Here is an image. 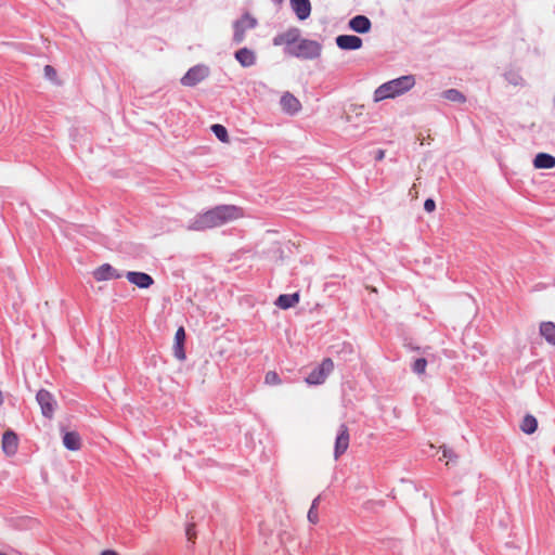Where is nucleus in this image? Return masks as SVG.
<instances>
[{"instance_id": "obj_1", "label": "nucleus", "mask_w": 555, "mask_h": 555, "mask_svg": "<svg viewBox=\"0 0 555 555\" xmlns=\"http://www.w3.org/2000/svg\"><path fill=\"white\" fill-rule=\"evenodd\" d=\"M242 217V208L235 205H220L197 215L190 223L189 229L193 231H205L221 227Z\"/></svg>"}, {"instance_id": "obj_2", "label": "nucleus", "mask_w": 555, "mask_h": 555, "mask_svg": "<svg viewBox=\"0 0 555 555\" xmlns=\"http://www.w3.org/2000/svg\"><path fill=\"white\" fill-rule=\"evenodd\" d=\"M414 83L415 79L411 75L402 76L397 79L385 82L375 90L374 101L379 102L385 99H390L400 95L409 91L414 86Z\"/></svg>"}, {"instance_id": "obj_3", "label": "nucleus", "mask_w": 555, "mask_h": 555, "mask_svg": "<svg viewBox=\"0 0 555 555\" xmlns=\"http://www.w3.org/2000/svg\"><path fill=\"white\" fill-rule=\"evenodd\" d=\"M321 44L314 40L298 39L294 49H289V55L304 60H312L320 55Z\"/></svg>"}, {"instance_id": "obj_4", "label": "nucleus", "mask_w": 555, "mask_h": 555, "mask_svg": "<svg viewBox=\"0 0 555 555\" xmlns=\"http://www.w3.org/2000/svg\"><path fill=\"white\" fill-rule=\"evenodd\" d=\"M334 370V362L331 358H325L321 364L315 367L307 377L306 383L309 385H321Z\"/></svg>"}, {"instance_id": "obj_5", "label": "nucleus", "mask_w": 555, "mask_h": 555, "mask_svg": "<svg viewBox=\"0 0 555 555\" xmlns=\"http://www.w3.org/2000/svg\"><path fill=\"white\" fill-rule=\"evenodd\" d=\"M300 38V30L298 28H289L284 33L278 34L273 38L274 46H284L285 54L289 55V49H294L298 39Z\"/></svg>"}, {"instance_id": "obj_6", "label": "nucleus", "mask_w": 555, "mask_h": 555, "mask_svg": "<svg viewBox=\"0 0 555 555\" xmlns=\"http://www.w3.org/2000/svg\"><path fill=\"white\" fill-rule=\"evenodd\" d=\"M257 21L248 13H245L238 21L234 23L233 40L235 43H241L245 38V31L256 26Z\"/></svg>"}, {"instance_id": "obj_7", "label": "nucleus", "mask_w": 555, "mask_h": 555, "mask_svg": "<svg viewBox=\"0 0 555 555\" xmlns=\"http://www.w3.org/2000/svg\"><path fill=\"white\" fill-rule=\"evenodd\" d=\"M36 399L41 408L43 416L52 418L56 404L53 396L48 390L40 389L37 392Z\"/></svg>"}, {"instance_id": "obj_8", "label": "nucleus", "mask_w": 555, "mask_h": 555, "mask_svg": "<svg viewBox=\"0 0 555 555\" xmlns=\"http://www.w3.org/2000/svg\"><path fill=\"white\" fill-rule=\"evenodd\" d=\"M350 442V434L346 424H341L335 440L334 457L338 460L347 450Z\"/></svg>"}, {"instance_id": "obj_9", "label": "nucleus", "mask_w": 555, "mask_h": 555, "mask_svg": "<svg viewBox=\"0 0 555 555\" xmlns=\"http://www.w3.org/2000/svg\"><path fill=\"white\" fill-rule=\"evenodd\" d=\"M208 76V68L205 66H194L190 68L181 78V83L186 87H193Z\"/></svg>"}, {"instance_id": "obj_10", "label": "nucleus", "mask_w": 555, "mask_h": 555, "mask_svg": "<svg viewBox=\"0 0 555 555\" xmlns=\"http://www.w3.org/2000/svg\"><path fill=\"white\" fill-rule=\"evenodd\" d=\"M1 448L7 456L15 455L18 449L17 435L12 430L4 431L2 436Z\"/></svg>"}, {"instance_id": "obj_11", "label": "nucleus", "mask_w": 555, "mask_h": 555, "mask_svg": "<svg viewBox=\"0 0 555 555\" xmlns=\"http://www.w3.org/2000/svg\"><path fill=\"white\" fill-rule=\"evenodd\" d=\"M280 104L283 112L288 115H295L301 109L300 101L288 91L283 93Z\"/></svg>"}, {"instance_id": "obj_12", "label": "nucleus", "mask_w": 555, "mask_h": 555, "mask_svg": "<svg viewBox=\"0 0 555 555\" xmlns=\"http://www.w3.org/2000/svg\"><path fill=\"white\" fill-rule=\"evenodd\" d=\"M92 275L95 281L102 282V281H108V280H117L121 278V274L109 263H104L96 268Z\"/></svg>"}, {"instance_id": "obj_13", "label": "nucleus", "mask_w": 555, "mask_h": 555, "mask_svg": "<svg viewBox=\"0 0 555 555\" xmlns=\"http://www.w3.org/2000/svg\"><path fill=\"white\" fill-rule=\"evenodd\" d=\"M362 43V39L354 35H340L336 38V44L341 50H358Z\"/></svg>"}, {"instance_id": "obj_14", "label": "nucleus", "mask_w": 555, "mask_h": 555, "mask_svg": "<svg viewBox=\"0 0 555 555\" xmlns=\"http://www.w3.org/2000/svg\"><path fill=\"white\" fill-rule=\"evenodd\" d=\"M127 280L140 288H149L154 284L151 275L144 272L129 271L126 274Z\"/></svg>"}, {"instance_id": "obj_15", "label": "nucleus", "mask_w": 555, "mask_h": 555, "mask_svg": "<svg viewBox=\"0 0 555 555\" xmlns=\"http://www.w3.org/2000/svg\"><path fill=\"white\" fill-rule=\"evenodd\" d=\"M348 26L356 33L366 34L371 30L372 23L365 15H357L349 21Z\"/></svg>"}, {"instance_id": "obj_16", "label": "nucleus", "mask_w": 555, "mask_h": 555, "mask_svg": "<svg viewBox=\"0 0 555 555\" xmlns=\"http://www.w3.org/2000/svg\"><path fill=\"white\" fill-rule=\"evenodd\" d=\"M291 7L296 16L300 20H307L311 13L310 0H291Z\"/></svg>"}, {"instance_id": "obj_17", "label": "nucleus", "mask_w": 555, "mask_h": 555, "mask_svg": "<svg viewBox=\"0 0 555 555\" xmlns=\"http://www.w3.org/2000/svg\"><path fill=\"white\" fill-rule=\"evenodd\" d=\"M235 59L244 67H249V66L254 65L256 62L255 53L247 48H242V49L237 50L235 52Z\"/></svg>"}, {"instance_id": "obj_18", "label": "nucleus", "mask_w": 555, "mask_h": 555, "mask_svg": "<svg viewBox=\"0 0 555 555\" xmlns=\"http://www.w3.org/2000/svg\"><path fill=\"white\" fill-rule=\"evenodd\" d=\"M63 444L70 451H77L81 448V438L76 431H66L63 436Z\"/></svg>"}, {"instance_id": "obj_19", "label": "nucleus", "mask_w": 555, "mask_h": 555, "mask_svg": "<svg viewBox=\"0 0 555 555\" xmlns=\"http://www.w3.org/2000/svg\"><path fill=\"white\" fill-rule=\"evenodd\" d=\"M533 165L538 169H551L555 167V157L546 154V153H539L534 159Z\"/></svg>"}, {"instance_id": "obj_20", "label": "nucleus", "mask_w": 555, "mask_h": 555, "mask_svg": "<svg viewBox=\"0 0 555 555\" xmlns=\"http://www.w3.org/2000/svg\"><path fill=\"white\" fill-rule=\"evenodd\" d=\"M299 302V294H283L278 297L275 305L281 309H288Z\"/></svg>"}, {"instance_id": "obj_21", "label": "nucleus", "mask_w": 555, "mask_h": 555, "mask_svg": "<svg viewBox=\"0 0 555 555\" xmlns=\"http://www.w3.org/2000/svg\"><path fill=\"white\" fill-rule=\"evenodd\" d=\"M540 334L550 345L555 346V324L553 322H542Z\"/></svg>"}, {"instance_id": "obj_22", "label": "nucleus", "mask_w": 555, "mask_h": 555, "mask_svg": "<svg viewBox=\"0 0 555 555\" xmlns=\"http://www.w3.org/2000/svg\"><path fill=\"white\" fill-rule=\"evenodd\" d=\"M538 428V421L533 415L527 414L520 424V429L527 434H533Z\"/></svg>"}, {"instance_id": "obj_23", "label": "nucleus", "mask_w": 555, "mask_h": 555, "mask_svg": "<svg viewBox=\"0 0 555 555\" xmlns=\"http://www.w3.org/2000/svg\"><path fill=\"white\" fill-rule=\"evenodd\" d=\"M442 96L448 100V101H451V102H460V103H463L466 101V98L465 95L460 92L459 90L456 89H449V90H446L443 93H442Z\"/></svg>"}, {"instance_id": "obj_24", "label": "nucleus", "mask_w": 555, "mask_h": 555, "mask_svg": "<svg viewBox=\"0 0 555 555\" xmlns=\"http://www.w3.org/2000/svg\"><path fill=\"white\" fill-rule=\"evenodd\" d=\"M211 131L215 133V135L223 143H228L230 141L228 130L225 127L219 124H215L211 126Z\"/></svg>"}, {"instance_id": "obj_25", "label": "nucleus", "mask_w": 555, "mask_h": 555, "mask_svg": "<svg viewBox=\"0 0 555 555\" xmlns=\"http://www.w3.org/2000/svg\"><path fill=\"white\" fill-rule=\"evenodd\" d=\"M264 383L268 385H280L281 378L275 371H269L264 376Z\"/></svg>"}, {"instance_id": "obj_26", "label": "nucleus", "mask_w": 555, "mask_h": 555, "mask_svg": "<svg viewBox=\"0 0 555 555\" xmlns=\"http://www.w3.org/2000/svg\"><path fill=\"white\" fill-rule=\"evenodd\" d=\"M426 366H427V361L426 359L424 358H420L417 359L414 363H413V371L416 373V374H424L425 373V370H426Z\"/></svg>"}, {"instance_id": "obj_27", "label": "nucleus", "mask_w": 555, "mask_h": 555, "mask_svg": "<svg viewBox=\"0 0 555 555\" xmlns=\"http://www.w3.org/2000/svg\"><path fill=\"white\" fill-rule=\"evenodd\" d=\"M173 354L178 360L183 361L185 359L184 344H175Z\"/></svg>"}, {"instance_id": "obj_28", "label": "nucleus", "mask_w": 555, "mask_h": 555, "mask_svg": "<svg viewBox=\"0 0 555 555\" xmlns=\"http://www.w3.org/2000/svg\"><path fill=\"white\" fill-rule=\"evenodd\" d=\"M506 79L508 80V82H511L515 86L524 83V79L517 73H508L506 75Z\"/></svg>"}, {"instance_id": "obj_29", "label": "nucleus", "mask_w": 555, "mask_h": 555, "mask_svg": "<svg viewBox=\"0 0 555 555\" xmlns=\"http://www.w3.org/2000/svg\"><path fill=\"white\" fill-rule=\"evenodd\" d=\"M43 72H44V76L52 80V81H55L56 80V70L53 66L51 65H46L44 68H43Z\"/></svg>"}, {"instance_id": "obj_30", "label": "nucleus", "mask_w": 555, "mask_h": 555, "mask_svg": "<svg viewBox=\"0 0 555 555\" xmlns=\"http://www.w3.org/2000/svg\"><path fill=\"white\" fill-rule=\"evenodd\" d=\"M184 340H185V332H184V328L181 326L176 332L175 344H184Z\"/></svg>"}, {"instance_id": "obj_31", "label": "nucleus", "mask_w": 555, "mask_h": 555, "mask_svg": "<svg viewBox=\"0 0 555 555\" xmlns=\"http://www.w3.org/2000/svg\"><path fill=\"white\" fill-rule=\"evenodd\" d=\"M308 519L312 524H317L319 521V513L318 509L310 508L308 512Z\"/></svg>"}, {"instance_id": "obj_32", "label": "nucleus", "mask_w": 555, "mask_h": 555, "mask_svg": "<svg viewBox=\"0 0 555 555\" xmlns=\"http://www.w3.org/2000/svg\"><path fill=\"white\" fill-rule=\"evenodd\" d=\"M424 209L428 212H433L436 209V203L431 198H427L424 203Z\"/></svg>"}, {"instance_id": "obj_33", "label": "nucleus", "mask_w": 555, "mask_h": 555, "mask_svg": "<svg viewBox=\"0 0 555 555\" xmlns=\"http://www.w3.org/2000/svg\"><path fill=\"white\" fill-rule=\"evenodd\" d=\"M186 537H188L189 541H193L195 539L194 525H190L186 528Z\"/></svg>"}, {"instance_id": "obj_34", "label": "nucleus", "mask_w": 555, "mask_h": 555, "mask_svg": "<svg viewBox=\"0 0 555 555\" xmlns=\"http://www.w3.org/2000/svg\"><path fill=\"white\" fill-rule=\"evenodd\" d=\"M320 501H321V496L318 495L313 501H312V505L310 508H314V509H318V506L320 504Z\"/></svg>"}, {"instance_id": "obj_35", "label": "nucleus", "mask_w": 555, "mask_h": 555, "mask_svg": "<svg viewBox=\"0 0 555 555\" xmlns=\"http://www.w3.org/2000/svg\"><path fill=\"white\" fill-rule=\"evenodd\" d=\"M384 157H385V151H383V150H378V151L376 152L375 159L379 162V160H382Z\"/></svg>"}, {"instance_id": "obj_36", "label": "nucleus", "mask_w": 555, "mask_h": 555, "mask_svg": "<svg viewBox=\"0 0 555 555\" xmlns=\"http://www.w3.org/2000/svg\"><path fill=\"white\" fill-rule=\"evenodd\" d=\"M101 555H118L115 551L106 550L101 553Z\"/></svg>"}, {"instance_id": "obj_37", "label": "nucleus", "mask_w": 555, "mask_h": 555, "mask_svg": "<svg viewBox=\"0 0 555 555\" xmlns=\"http://www.w3.org/2000/svg\"><path fill=\"white\" fill-rule=\"evenodd\" d=\"M443 457H451V451L443 449Z\"/></svg>"}, {"instance_id": "obj_38", "label": "nucleus", "mask_w": 555, "mask_h": 555, "mask_svg": "<svg viewBox=\"0 0 555 555\" xmlns=\"http://www.w3.org/2000/svg\"><path fill=\"white\" fill-rule=\"evenodd\" d=\"M278 2H282L283 0H276Z\"/></svg>"}]
</instances>
